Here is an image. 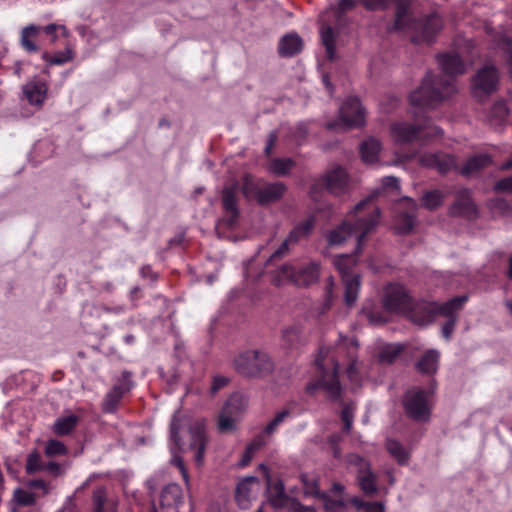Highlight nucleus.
I'll use <instances>...</instances> for the list:
<instances>
[{"instance_id":"obj_1","label":"nucleus","mask_w":512,"mask_h":512,"mask_svg":"<svg viewBox=\"0 0 512 512\" xmlns=\"http://www.w3.org/2000/svg\"><path fill=\"white\" fill-rule=\"evenodd\" d=\"M357 346L358 344L354 338H342L336 348L337 359L336 355L331 354L330 349H321L315 363L318 379L309 382L306 386V391L313 394L318 390H324L332 399H337L340 396L341 387L338 382L337 372L340 366V355L345 350H347V357L351 360L347 367L348 377L352 382L358 384V363L353 360Z\"/></svg>"},{"instance_id":"obj_2","label":"nucleus","mask_w":512,"mask_h":512,"mask_svg":"<svg viewBox=\"0 0 512 512\" xmlns=\"http://www.w3.org/2000/svg\"><path fill=\"white\" fill-rule=\"evenodd\" d=\"M438 62L443 76L434 77L432 73L427 74L421 86L409 96L413 106L431 107L456 92L454 77L464 73L463 61L457 54L447 53L439 55Z\"/></svg>"},{"instance_id":"obj_3","label":"nucleus","mask_w":512,"mask_h":512,"mask_svg":"<svg viewBox=\"0 0 512 512\" xmlns=\"http://www.w3.org/2000/svg\"><path fill=\"white\" fill-rule=\"evenodd\" d=\"M379 215V209L372 204V198L359 202L350 212L348 219L328 233V244L340 246L347 239L355 237L356 252H359L362 240L375 227Z\"/></svg>"},{"instance_id":"obj_4","label":"nucleus","mask_w":512,"mask_h":512,"mask_svg":"<svg viewBox=\"0 0 512 512\" xmlns=\"http://www.w3.org/2000/svg\"><path fill=\"white\" fill-rule=\"evenodd\" d=\"M443 25L441 17L430 14L422 19L416 20L410 13L408 0H401L397 5L394 28L407 33L414 43H430Z\"/></svg>"},{"instance_id":"obj_5","label":"nucleus","mask_w":512,"mask_h":512,"mask_svg":"<svg viewBox=\"0 0 512 512\" xmlns=\"http://www.w3.org/2000/svg\"><path fill=\"white\" fill-rule=\"evenodd\" d=\"M182 426H187L186 436L188 449L194 452V459L197 464H201L204 459V453L208 444L205 422L203 420L189 421L187 418H179L178 414L173 416L170 425V437L178 450L185 449V442L179 436Z\"/></svg>"},{"instance_id":"obj_6","label":"nucleus","mask_w":512,"mask_h":512,"mask_svg":"<svg viewBox=\"0 0 512 512\" xmlns=\"http://www.w3.org/2000/svg\"><path fill=\"white\" fill-rule=\"evenodd\" d=\"M235 370L245 377L260 378L270 374L274 369L271 357L260 350L240 353L233 360Z\"/></svg>"},{"instance_id":"obj_7","label":"nucleus","mask_w":512,"mask_h":512,"mask_svg":"<svg viewBox=\"0 0 512 512\" xmlns=\"http://www.w3.org/2000/svg\"><path fill=\"white\" fill-rule=\"evenodd\" d=\"M466 301V296L455 297L443 304L423 301L409 310L410 318L416 324L424 326L431 323L437 315L451 316L459 311Z\"/></svg>"},{"instance_id":"obj_8","label":"nucleus","mask_w":512,"mask_h":512,"mask_svg":"<svg viewBox=\"0 0 512 512\" xmlns=\"http://www.w3.org/2000/svg\"><path fill=\"white\" fill-rule=\"evenodd\" d=\"M242 191L247 199L256 200L259 204L264 205L281 199L286 191V186L281 182L267 183L255 180L247 175L243 181Z\"/></svg>"},{"instance_id":"obj_9","label":"nucleus","mask_w":512,"mask_h":512,"mask_svg":"<svg viewBox=\"0 0 512 512\" xmlns=\"http://www.w3.org/2000/svg\"><path fill=\"white\" fill-rule=\"evenodd\" d=\"M333 264L342 277L345 287V303L352 306L356 302L360 290V276L350 273L356 264L355 255H338L334 258Z\"/></svg>"},{"instance_id":"obj_10","label":"nucleus","mask_w":512,"mask_h":512,"mask_svg":"<svg viewBox=\"0 0 512 512\" xmlns=\"http://www.w3.org/2000/svg\"><path fill=\"white\" fill-rule=\"evenodd\" d=\"M391 137L396 143H409L413 140L423 137L438 136L442 130L436 126H416L407 122H395L390 128Z\"/></svg>"},{"instance_id":"obj_11","label":"nucleus","mask_w":512,"mask_h":512,"mask_svg":"<svg viewBox=\"0 0 512 512\" xmlns=\"http://www.w3.org/2000/svg\"><path fill=\"white\" fill-rule=\"evenodd\" d=\"M340 123H329V129L336 127L358 128L365 124V110L358 98H347L339 109Z\"/></svg>"},{"instance_id":"obj_12","label":"nucleus","mask_w":512,"mask_h":512,"mask_svg":"<svg viewBox=\"0 0 512 512\" xmlns=\"http://www.w3.org/2000/svg\"><path fill=\"white\" fill-rule=\"evenodd\" d=\"M403 404L407 414L416 421H426L430 416L431 403L427 392L413 389L406 393Z\"/></svg>"},{"instance_id":"obj_13","label":"nucleus","mask_w":512,"mask_h":512,"mask_svg":"<svg viewBox=\"0 0 512 512\" xmlns=\"http://www.w3.org/2000/svg\"><path fill=\"white\" fill-rule=\"evenodd\" d=\"M314 222V218L309 217L295 226L281 244L271 252L267 259V263H271L275 259L282 258L287 255L291 246L296 245L301 239L307 237L311 233L314 227Z\"/></svg>"},{"instance_id":"obj_14","label":"nucleus","mask_w":512,"mask_h":512,"mask_svg":"<svg viewBox=\"0 0 512 512\" xmlns=\"http://www.w3.org/2000/svg\"><path fill=\"white\" fill-rule=\"evenodd\" d=\"M382 303L388 312L404 313L411 309V298L405 287L400 284L386 286Z\"/></svg>"},{"instance_id":"obj_15","label":"nucleus","mask_w":512,"mask_h":512,"mask_svg":"<svg viewBox=\"0 0 512 512\" xmlns=\"http://www.w3.org/2000/svg\"><path fill=\"white\" fill-rule=\"evenodd\" d=\"M349 468L357 473V479L362 491L372 495L377 491L375 475L370 470L369 463L362 457L351 454L348 456Z\"/></svg>"},{"instance_id":"obj_16","label":"nucleus","mask_w":512,"mask_h":512,"mask_svg":"<svg viewBox=\"0 0 512 512\" xmlns=\"http://www.w3.org/2000/svg\"><path fill=\"white\" fill-rule=\"evenodd\" d=\"M160 506L162 512H192V504L184 501L179 485H167L161 493Z\"/></svg>"},{"instance_id":"obj_17","label":"nucleus","mask_w":512,"mask_h":512,"mask_svg":"<svg viewBox=\"0 0 512 512\" xmlns=\"http://www.w3.org/2000/svg\"><path fill=\"white\" fill-rule=\"evenodd\" d=\"M499 74L494 66L486 65L472 80V91L476 97L488 95L496 90Z\"/></svg>"},{"instance_id":"obj_18","label":"nucleus","mask_w":512,"mask_h":512,"mask_svg":"<svg viewBox=\"0 0 512 512\" xmlns=\"http://www.w3.org/2000/svg\"><path fill=\"white\" fill-rule=\"evenodd\" d=\"M237 184L227 186L222 190V206L225 212L221 222L228 228H232L238 218V207H237Z\"/></svg>"},{"instance_id":"obj_19","label":"nucleus","mask_w":512,"mask_h":512,"mask_svg":"<svg viewBox=\"0 0 512 512\" xmlns=\"http://www.w3.org/2000/svg\"><path fill=\"white\" fill-rule=\"evenodd\" d=\"M259 488V480L254 476L241 480L237 485L235 494L238 506L242 509H247L251 501L256 497Z\"/></svg>"},{"instance_id":"obj_20","label":"nucleus","mask_w":512,"mask_h":512,"mask_svg":"<svg viewBox=\"0 0 512 512\" xmlns=\"http://www.w3.org/2000/svg\"><path fill=\"white\" fill-rule=\"evenodd\" d=\"M322 180L327 190L334 195L343 194L348 188L347 173L340 166L328 170Z\"/></svg>"},{"instance_id":"obj_21","label":"nucleus","mask_w":512,"mask_h":512,"mask_svg":"<svg viewBox=\"0 0 512 512\" xmlns=\"http://www.w3.org/2000/svg\"><path fill=\"white\" fill-rule=\"evenodd\" d=\"M419 163L424 167L435 169L439 173H447L456 168L455 159L444 153L423 154L419 157Z\"/></svg>"},{"instance_id":"obj_22","label":"nucleus","mask_w":512,"mask_h":512,"mask_svg":"<svg viewBox=\"0 0 512 512\" xmlns=\"http://www.w3.org/2000/svg\"><path fill=\"white\" fill-rule=\"evenodd\" d=\"M47 84L37 78L28 81L23 86V94L31 105L41 106L47 96Z\"/></svg>"},{"instance_id":"obj_23","label":"nucleus","mask_w":512,"mask_h":512,"mask_svg":"<svg viewBox=\"0 0 512 512\" xmlns=\"http://www.w3.org/2000/svg\"><path fill=\"white\" fill-rule=\"evenodd\" d=\"M319 274V264L314 261L295 267L294 284L298 286L311 285L318 280Z\"/></svg>"},{"instance_id":"obj_24","label":"nucleus","mask_w":512,"mask_h":512,"mask_svg":"<svg viewBox=\"0 0 512 512\" xmlns=\"http://www.w3.org/2000/svg\"><path fill=\"white\" fill-rule=\"evenodd\" d=\"M403 203L408 208V212L399 213L394 222V228L400 234H406L412 230L415 220L414 212L417 208V204L413 199L405 198Z\"/></svg>"},{"instance_id":"obj_25","label":"nucleus","mask_w":512,"mask_h":512,"mask_svg":"<svg viewBox=\"0 0 512 512\" xmlns=\"http://www.w3.org/2000/svg\"><path fill=\"white\" fill-rule=\"evenodd\" d=\"M452 215L472 217L476 213V207L471 200L468 190L460 191L457 200L450 209Z\"/></svg>"},{"instance_id":"obj_26","label":"nucleus","mask_w":512,"mask_h":512,"mask_svg":"<svg viewBox=\"0 0 512 512\" xmlns=\"http://www.w3.org/2000/svg\"><path fill=\"white\" fill-rule=\"evenodd\" d=\"M382 150L381 142L373 137L363 141L360 145L361 158L365 163H376Z\"/></svg>"},{"instance_id":"obj_27","label":"nucleus","mask_w":512,"mask_h":512,"mask_svg":"<svg viewBox=\"0 0 512 512\" xmlns=\"http://www.w3.org/2000/svg\"><path fill=\"white\" fill-rule=\"evenodd\" d=\"M302 46V39L297 34L291 33L281 38L278 50L281 56L291 57L299 53Z\"/></svg>"},{"instance_id":"obj_28","label":"nucleus","mask_w":512,"mask_h":512,"mask_svg":"<svg viewBox=\"0 0 512 512\" xmlns=\"http://www.w3.org/2000/svg\"><path fill=\"white\" fill-rule=\"evenodd\" d=\"M79 418L74 414H68L57 418L53 424V432L59 436L69 434L78 424Z\"/></svg>"},{"instance_id":"obj_29","label":"nucleus","mask_w":512,"mask_h":512,"mask_svg":"<svg viewBox=\"0 0 512 512\" xmlns=\"http://www.w3.org/2000/svg\"><path fill=\"white\" fill-rule=\"evenodd\" d=\"M268 499L272 506L276 508L284 507L287 504L288 497L284 492L282 482L277 481L268 485Z\"/></svg>"},{"instance_id":"obj_30","label":"nucleus","mask_w":512,"mask_h":512,"mask_svg":"<svg viewBox=\"0 0 512 512\" xmlns=\"http://www.w3.org/2000/svg\"><path fill=\"white\" fill-rule=\"evenodd\" d=\"M439 352L437 350H428L423 357L418 361L417 368L420 372L432 374L438 368Z\"/></svg>"},{"instance_id":"obj_31","label":"nucleus","mask_w":512,"mask_h":512,"mask_svg":"<svg viewBox=\"0 0 512 512\" xmlns=\"http://www.w3.org/2000/svg\"><path fill=\"white\" fill-rule=\"evenodd\" d=\"M248 406L247 398L242 394H233L225 403L223 409L228 410L231 415L240 419L242 413Z\"/></svg>"},{"instance_id":"obj_32","label":"nucleus","mask_w":512,"mask_h":512,"mask_svg":"<svg viewBox=\"0 0 512 512\" xmlns=\"http://www.w3.org/2000/svg\"><path fill=\"white\" fill-rule=\"evenodd\" d=\"M490 163L491 158L487 154L476 155L466 162L465 166L461 169V173L465 176H470Z\"/></svg>"},{"instance_id":"obj_33","label":"nucleus","mask_w":512,"mask_h":512,"mask_svg":"<svg viewBox=\"0 0 512 512\" xmlns=\"http://www.w3.org/2000/svg\"><path fill=\"white\" fill-rule=\"evenodd\" d=\"M403 345L399 343L384 344L380 347L378 352V360L381 363L390 364L403 350Z\"/></svg>"},{"instance_id":"obj_34","label":"nucleus","mask_w":512,"mask_h":512,"mask_svg":"<svg viewBox=\"0 0 512 512\" xmlns=\"http://www.w3.org/2000/svg\"><path fill=\"white\" fill-rule=\"evenodd\" d=\"M291 416V412L289 410H283L278 412L275 417L268 422V424L264 427L262 434L258 437H262L265 439L266 437L274 434L278 428Z\"/></svg>"},{"instance_id":"obj_35","label":"nucleus","mask_w":512,"mask_h":512,"mask_svg":"<svg viewBox=\"0 0 512 512\" xmlns=\"http://www.w3.org/2000/svg\"><path fill=\"white\" fill-rule=\"evenodd\" d=\"M322 44L326 49L327 57L332 60L335 56V39L336 34L330 26H322L320 29Z\"/></svg>"},{"instance_id":"obj_36","label":"nucleus","mask_w":512,"mask_h":512,"mask_svg":"<svg viewBox=\"0 0 512 512\" xmlns=\"http://www.w3.org/2000/svg\"><path fill=\"white\" fill-rule=\"evenodd\" d=\"M294 165H295V162L290 158H285V159L275 158L270 161L267 169L269 172H271L277 176H285L294 167Z\"/></svg>"},{"instance_id":"obj_37","label":"nucleus","mask_w":512,"mask_h":512,"mask_svg":"<svg viewBox=\"0 0 512 512\" xmlns=\"http://www.w3.org/2000/svg\"><path fill=\"white\" fill-rule=\"evenodd\" d=\"M41 28L36 25H29L24 27L21 32V44L23 48L28 52H36L37 46L32 42V38L38 35Z\"/></svg>"},{"instance_id":"obj_38","label":"nucleus","mask_w":512,"mask_h":512,"mask_svg":"<svg viewBox=\"0 0 512 512\" xmlns=\"http://www.w3.org/2000/svg\"><path fill=\"white\" fill-rule=\"evenodd\" d=\"M386 448L391 456L401 465L406 464L409 459V452L396 440L388 439Z\"/></svg>"},{"instance_id":"obj_39","label":"nucleus","mask_w":512,"mask_h":512,"mask_svg":"<svg viewBox=\"0 0 512 512\" xmlns=\"http://www.w3.org/2000/svg\"><path fill=\"white\" fill-rule=\"evenodd\" d=\"M294 278L295 266L291 264H285L275 272L273 276V282L274 284L280 286L287 283H294Z\"/></svg>"},{"instance_id":"obj_40","label":"nucleus","mask_w":512,"mask_h":512,"mask_svg":"<svg viewBox=\"0 0 512 512\" xmlns=\"http://www.w3.org/2000/svg\"><path fill=\"white\" fill-rule=\"evenodd\" d=\"M508 116V108L505 102H496L491 108L489 121L493 126H500L505 123Z\"/></svg>"},{"instance_id":"obj_41","label":"nucleus","mask_w":512,"mask_h":512,"mask_svg":"<svg viewBox=\"0 0 512 512\" xmlns=\"http://www.w3.org/2000/svg\"><path fill=\"white\" fill-rule=\"evenodd\" d=\"M124 393L125 390L121 386H114L106 395L103 404L104 410L109 413L114 412Z\"/></svg>"},{"instance_id":"obj_42","label":"nucleus","mask_w":512,"mask_h":512,"mask_svg":"<svg viewBox=\"0 0 512 512\" xmlns=\"http://www.w3.org/2000/svg\"><path fill=\"white\" fill-rule=\"evenodd\" d=\"M238 421L237 417L222 408L218 418V429L223 433L232 432L235 430Z\"/></svg>"},{"instance_id":"obj_43","label":"nucleus","mask_w":512,"mask_h":512,"mask_svg":"<svg viewBox=\"0 0 512 512\" xmlns=\"http://www.w3.org/2000/svg\"><path fill=\"white\" fill-rule=\"evenodd\" d=\"M351 502L359 512H384V505L380 502H364L358 497H354Z\"/></svg>"},{"instance_id":"obj_44","label":"nucleus","mask_w":512,"mask_h":512,"mask_svg":"<svg viewBox=\"0 0 512 512\" xmlns=\"http://www.w3.org/2000/svg\"><path fill=\"white\" fill-rule=\"evenodd\" d=\"M422 201L424 207L433 210L442 204L443 193L439 190L429 191L423 195Z\"/></svg>"},{"instance_id":"obj_45","label":"nucleus","mask_w":512,"mask_h":512,"mask_svg":"<svg viewBox=\"0 0 512 512\" xmlns=\"http://www.w3.org/2000/svg\"><path fill=\"white\" fill-rule=\"evenodd\" d=\"M266 439H262V437H256L246 448L242 460L240 462L241 466H246L254 456L255 452L260 449L263 445H265Z\"/></svg>"},{"instance_id":"obj_46","label":"nucleus","mask_w":512,"mask_h":512,"mask_svg":"<svg viewBox=\"0 0 512 512\" xmlns=\"http://www.w3.org/2000/svg\"><path fill=\"white\" fill-rule=\"evenodd\" d=\"M73 58V52L70 48L65 49L64 51L58 52L54 57H50L47 53L43 54V59L49 65H61Z\"/></svg>"},{"instance_id":"obj_47","label":"nucleus","mask_w":512,"mask_h":512,"mask_svg":"<svg viewBox=\"0 0 512 512\" xmlns=\"http://www.w3.org/2000/svg\"><path fill=\"white\" fill-rule=\"evenodd\" d=\"M67 453V449L65 445L58 440H50L48 441L45 447V454L47 456H56V455H65Z\"/></svg>"},{"instance_id":"obj_48","label":"nucleus","mask_w":512,"mask_h":512,"mask_svg":"<svg viewBox=\"0 0 512 512\" xmlns=\"http://www.w3.org/2000/svg\"><path fill=\"white\" fill-rule=\"evenodd\" d=\"M41 469H42V466H41L40 454L37 452H33V453L29 454V456L27 458V463H26L27 472L33 473V472L41 470Z\"/></svg>"},{"instance_id":"obj_49","label":"nucleus","mask_w":512,"mask_h":512,"mask_svg":"<svg viewBox=\"0 0 512 512\" xmlns=\"http://www.w3.org/2000/svg\"><path fill=\"white\" fill-rule=\"evenodd\" d=\"M354 410H355V407L351 403V404L346 405L342 409V412H341V418H342V421L344 422V430L347 432L351 429V426H352Z\"/></svg>"},{"instance_id":"obj_50","label":"nucleus","mask_w":512,"mask_h":512,"mask_svg":"<svg viewBox=\"0 0 512 512\" xmlns=\"http://www.w3.org/2000/svg\"><path fill=\"white\" fill-rule=\"evenodd\" d=\"M106 500L105 492L103 489H97L93 493V512H103L104 503Z\"/></svg>"},{"instance_id":"obj_51","label":"nucleus","mask_w":512,"mask_h":512,"mask_svg":"<svg viewBox=\"0 0 512 512\" xmlns=\"http://www.w3.org/2000/svg\"><path fill=\"white\" fill-rule=\"evenodd\" d=\"M171 463L174 464L179 469L186 486L189 487V475L183 464L182 458L174 455L173 458L171 459Z\"/></svg>"},{"instance_id":"obj_52","label":"nucleus","mask_w":512,"mask_h":512,"mask_svg":"<svg viewBox=\"0 0 512 512\" xmlns=\"http://www.w3.org/2000/svg\"><path fill=\"white\" fill-rule=\"evenodd\" d=\"M343 506H344V503L342 500H339V499L332 500L330 498H324V507L327 511L338 512L343 508Z\"/></svg>"},{"instance_id":"obj_53","label":"nucleus","mask_w":512,"mask_h":512,"mask_svg":"<svg viewBox=\"0 0 512 512\" xmlns=\"http://www.w3.org/2000/svg\"><path fill=\"white\" fill-rule=\"evenodd\" d=\"M456 313H453L451 316H447L449 320L445 323L442 328L443 337L449 339L454 331L455 323H456Z\"/></svg>"},{"instance_id":"obj_54","label":"nucleus","mask_w":512,"mask_h":512,"mask_svg":"<svg viewBox=\"0 0 512 512\" xmlns=\"http://www.w3.org/2000/svg\"><path fill=\"white\" fill-rule=\"evenodd\" d=\"M57 30H61L62 31V34L63 36H67L68 35V31L66 29L65 26H62V25H57V24H49L47 26H45L43 28V31L48 34V35H51L52 36V41L54 42L56 40V36H55V33Z\"/></svg>"},{"instance_id":"obj_55","label":"nucleus","mask_w":512,"mask_h":512,"mask_svg":"<svg viewBox=\"0 0 512 512\" xmlns=\"http://www.w3.org/2000/svg\"><path fill=\"white\" fill-rule=\"evenodd\" d=\"M14 496H15L16 501L23 505L30 504L33 501L32 495L23 490H17L15 492Z\"/></svg>"},{"instance_id":"obj_56","label":"nucleus","mask_w":512,"mask_h":512,"mask_svg":"<svg viewBox=\"0 0 512 512\" xmlns=\"http://www.w3.org/2000/svg\"><path fill=\"white\" fill-rule=\"evenodd\" d=\"M497 191H505L512 193V176L504 178L495 184Z\"/></svg>"},{"instance_id":"obj_57","label":"nucleus","mask_w":512,"mask_h":512,"mask_svg":"<svg viewBox=\"0 0 512 512\" xmlns=\"http://www.w3.org/2000/svg\"><path fill=\"white\" fill-rule=\"evenodd\" d=\"M228 383V378L224 376H216L213 380L211 391L212 393H216L222 387H224Z\"/></svg>"},{"instance_id":"obj_58","label":"nucleus","mask_w":512,"mask_h":512,"mask_svg":"<svg viewBox=\"0 0 512 512\" xmlns=\"http://www.w3.org/2000/svg\"><path fill=\"white\" fill-rule=\"evenodd\" d=\"M502 46L506 50L508 54V62H509V72L512 77V40H509L507 38L503 39Z\"/></svg>"},{"instance_id":"obj_59","label":"nucleus","mask_w":512,"mask_h":512,"mask_svg":"<svg viewBox=\"0 0 512 512\" xmlns=\"http://www.w3.org/2000/svg\"><path fill=\"white\" fill-rule=\"evenodd\" d=\"M356 5V0H340L338 3V11L340 13H345Z\"/></svg>"},{"instance_id":"obj_60","label":"nucleus","mask_w":512,"mask_h":512,"mask_svg":"<svg viewBox=\"0 0 512 512\" xmlns=\"http://www.w3.org/2000/svg\"><path fill=\"white\" fill-rule=\"evenodd\" d=\"M383 189L393 188L398 189L399 183L398 179L393 176H387L382 179Z\"/></svg>"},{"instance_id":"obj_61","label":"nucleus","mask_w":512,"mask_h":512,"mask_svg":"<svg viewBox=\"0 0 512 512\" xmlns=\"http://www.w3.org/2000/svg\"><path fill=\"white\" fill-rule=\"evenodd\" d=\"M361 2L368 9H378L386 4V0H361Z\"/></svg>"},{"instance_id":"obj_62","label":"nucleus","mask_w":512,"mask_h":512,"mask_svg":"<svg viewBox=\"0 0 512 512\" xmlns=\"http://www.w3.org/2000/svg\"><path fill=\"white\" fill-rule=\"evenodd\" d=\"M299 334L300 331L297 327H290L284 331L283 336L287 341L292 342L294 338L298 337Z\"/></svg>"},{"instance_id":"obj_63","label":"nucleus","mask_w":512,"mask_h":512,"mask_svg":"<svg viewBox=\"0 0 512 512\" xmlns=\"http://www.w3.org/2000/svg\"><path fill=\"white\" fill-rule=\"evenodd\" d=\"M363 313L367 317L368 321L371 324H380L385 321V319L382 316H376L374 313L368 311L366 308L363 310Z\"/></svg>"},{"instance_id":"obj_64","label":"nucleus","mask_w":512,"mask_h":512,"mask_svg":"<svg viewBox=\"0 0 512 512\" xmlns=\"http://www.w3.org/2000/svg\"><path fill=\"white\" fill-rule=\"evenodd\" d=\"M31 486L34 488L42 489L44 493H47L48 489L46 487V484L42 480H34L31 482Z\"/></svg>"}]
</instances>
